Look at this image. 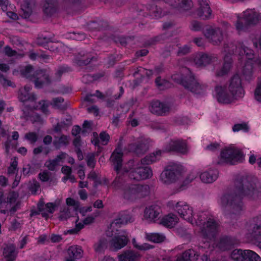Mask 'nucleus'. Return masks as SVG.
<instances>
[{
  "instance_id": "nucleus-10",
  "label": "nucleus",
  "mask_w": 261,
  "mask_h": 261,
  "mask_svg": "<svg viewBox=\"0 0 261 261\" xmlns=\"http://www.w3.org/2000/svg\"><path fill=\"white\" fill-rule=\"evenodd\" d=\"M161 213L160 208L156 205L146 207L143 212L142 220L148 223H159Z\"/></svg>"
},
{
  "instance_id": "nucleus-18",
  "label": "nucleus",
  "mask_w": 261,
  "mask_h": 261,
  "mask_svg": "<svg viewBox=\"0 0 261 261\" xmlns=\"http://www.w3.org/2000/svg\"><path fill=\"white\" fill-rule=\"evenodd\" d=\"M133 221L132 216L126 212L120 213L116 218L111 224V229L113 230L117 229V227L122 225H125Z\"/></svg>"
},
{
  "instance_id": "nucleus-30",
  "label": "nucleus",
  "mask_w": 261,
  "mask_h": 261,
  "mask_svg": "<svg viewBox=\"0 0 261 261\" xmlns=\"http://www.w3.org/2000/svg\"><path fill=\"white\" fill-rule=\"evenodd\" d=\"M18 197V194L16 193L13 192L10 193L7 198V201L6 202V210H2L1 213H6L8 211V208H11L9 211L11 212L14 213L16 211V200Z\"/></svg>"
},
{
  "instance_id": "nucleus-56",
  "label": "nucleus",
  "mask_w": 261,
  "mask_h": 261,
  "mask_svg": "<svg viewBox=\"0 0 261 261\" xmlns=\"http://www.w3.org/2000/svg\"><path fill=\"white\" fill-rule=\"evenodd\" d=\"M64 99L61 97H57L53 99L51 105L56 108H62Z\"/></svg>"
},
{
  "instance_id": "nucleus-33",
  "label": "nucleus",
  "mask_w": 261,
  "mask_h": 261,
  "mask_svg": "<svg viewBox=\"0 0 261 261\" xmlns=\"http://www.w3.org/2000/svg\"><path fill=\"white\" fill-rule=\"evenodd\" d=\"M227 47H224L222 50V55L223 56V63L217 71V75L222 76L227 74L228 71V54Z\"/></svg>"
},
{
  "instance_id": "nucleus-41",
  "label": "nucleus",
  "mask_w": 261,
  "mask_h": 261,
  "mask_svg": "<svg viewBox=\"0 0 261 261\" xmlns=\"http://www.w3.org/2000/svg\"><path fill=\"white\" fill-rule=\"evenodd\" d=\"M145 238L147 240L154 243H161L166 239L165 236L160 233H146Z\"/></svg>"
},
{
  "instance_id": "nucleus-57",
  "label": "nucleus",
  "mask_w": 261,
  "mask_h": 261,
  "mask_svg": "<svg viewBox=\"0 0 261 261\" xmlns=\"http://www.w3.org/2000/svg\"><path fill=\"white\" fill-rule=\"evenodd\" d=\"M25 138L31 143H34L37 140V135L35 133H29L25 135Z\"/></svg>"
},
{
  "instance_id": "nucleus-44",
  "label": "nucleus",
  "mask_w": 261,
  "mask_h": 261,
  "mask_svg": "<svg viewBox=\"0 0 261 261\" xmlns=\"http://www.w3.org/2000/svg\"><path fill=\"white\" fill-rule=\"evenodd\" d=\"M184 73H176L172 76V79L177 83H179L182 85V83L188 81V71H190L189 69H184Z\"/></svg>"
},
{
  "instance_id": "nucleus-14",
  "label": "nucleus",
  "mask_w": 261,
  "mask_h": 261,
  "mask_svg": "<svg viewBox=\"0 0 261 261\" xmlns=\"http://www.w3.org/2000/svg\"><path fill=\"white\" fill-rule=\"evenodd\" d=\"M199 177L201 181L204 184H211L217 180L218 171L213 169H208L198 172Z\"/></svg>"
},
{
  "instance_id": "nucleus-49",
  "label": "nucleus",
  "mask_w": 261,
  "mask_h": 261,
  "mask_svg": "<svg viewBox=\"0 0 261 261\" xmlns=\"http://www.w3.org/2000/svg\"><path fill=\"white\" fill-rule=\"evenodd\" d=\"M132 244L135 248L139 250H146L152 248L151 246L148 243L140 244L135 238L132 240Z\"/></svg>"
},
{
  "instance_id": "nucleus-51",
  "label": "nucleus",
  "mask_w": 261,
  "mask_h": 261,
  "mask_svg": "<svg viewBox=\"0 0 261 261\" xmlns=\"http://www.w3.org/2000/svg\"><path fill=\"white\" fill-rule=\"evenodd\" d=\"M219 204L224 210H226L228 203V194L227 193L222 194L219 199Z\"/></svg>"
},
{
  "instance_id": "nucleus-35",
  "label": "nucleus",
  "mask_w": 261,
  "mask_h": 261,
  "mask_svg": "<svg viewBox=\"0 0 261 261\" xmlns=\"http://www.w3.org/2000/svg\"><path fill=\"white\" fill-rule=\"evenodd\" d=\"M109 139V135L105 132L101 133L100 134L99 139L98 137L97 133H93L91 142L95 145H98L99 142H100L102 145H106L108 143Z\"/></svg>"
},
{
  "instance_id": "nucleus-5",
  "label": "nucleus",
  "mask_w": 261,
  "mask_h": 261,
  "mask_svg": "<svg viewBox=\"0 0 261 261\" xmlns=\"http://www.w3.org/2000/svg\"><path fill=\"white\" fill-rule=\"evenodd\" d=\"M21 74L27 79L34 82L35 86L37 88H40L50 82L48 72L42 70L37 71L35 75L32 76L33 72L31 66H27L21 70Z\"/></svg>"
},
{
  "instance_id": "nucleus-60",
  "label": "nucleus",
  "mask_w": 261,
  "mask_h": 261,
  "mask_svg": "<svg viewBox=\"0 0 261 261\" xmlns=\"http://www.w3.org/2000/svg\"><path fill=\"white\" fill-rule=\"evenodd\" d=\"M39 177L41 181H46L49 178V173L47 171H43L39 174Z\"/></svg>"
},
{
  "instance_id": "nucleus-53",
  "label": "nucleus",
  "mask_w": 261,
  "mask_h": 261,
  "mask_svg": "<svg viewBox=\"0 0 261 261\" xmlns=\"http://www.w3.org/2000/svg\"><path fill=\"white\" fill-rule=\"evenodd\" d=\"M155 83L158 87L161 89L169 88L170 87V85L168 82L166 80H162L160 77L156 79Z\"/></svg>"
},
{
  "instance_id": "nucleus-58",
  "label": "nucleus",
  "mask_w": 261,
  "mask_h": 261,
  "mask_svg": "<svg viewBox=\"0 0 261 261\" xmlns=\"http://www.w3.org/2000/svg\"><path fill=\"white\" fill-rule=\"evenodd\" d=\"M189 28L192 31H199L201 29L202 25L200 22L196 21H193L191 22Z\"/></svg>"
},
{
  "instance_id": "nucleus-64",
  "label": "nucleus",
  "mask_w": 261,
  "mask_h": 261,
  "mask_svg": "<svg viewBox=\"0 0 261 261\" xmlns=\"http://www.w3.org/2000/svg\"><path fill=\"white\" fill-rule=\"evenodd\" d=\"M138 72H140L141 75L145 74L148 77H149L152 74V72L151 70H148L142 67L139 68L138 69Z\"/></svg>"
},
{
  "instance_id": "nucleus-21",
  "label": "nucleus",
  "mask_w": 261,
  "mask_h": 261,
  "mask_svg": "<svg viewBox=\"0 0 261 261\" xmlns=\"http://www.w3.org/2000/svg\"><path fill=\"white\" fill-rule=\"evenodd\" d=\"M83 256V250L80 246H71L67 251V255L64 261H77Z\"/></svg>"
},
{
  "instance_id": "nucleus-38",
  "label": "nucleus",
  "mask_w": 261,
  "mask_h": 261,
  "mask_svg": "<svg viewBox=\"0 0 261 261\" xmlns=\"http://www.w3.org/2000/svg\"><path fill=\"white\" fill-rule=\"evenodd\" d=\"M30 89V87L25 86L20 90L19 98L21 101L24 102L28 100H33L36 98L35 95H31L29 93Z\"/></svg>"
},
{
  "instance_id": "nucleus-12",
  "label": "nucleus",
  "mask_w": 261,
  "mask_h": 261,
  "mask_svg": "<svg viewBox=\"0 0 261 261\" xmlns=\"http://www.w3.org/2000/svg\"><path fill=\"white\" fill-rule=\"evenodd\" d=\"M204 36L214 45H219L224 39L223 32L218 27L207 29Z\"/></svg>"
},
{
  "instance_id": "nucleus-20",
  "label": "nucleus",
  "mask_w": 261,
  "mask_h": 261,
  "mask_svg": "<svg viewBox=\"0 0 261 261\" xmlns=\"http://www.w3.org/2000/svg\"><path fill=\"white\" fill-rule=\"evenodd\" d=\"M147 141L142 137L131 140L128 145V151H134L140 153L143 150L146 149V142Z\"/></svg>"
},
{
  "instance_id": "nucleus-9",
  "label": "nucleus",
  "mask_w": 261,
  "mask_h": 261,
  "mask_svg": "<svg viewBox=\"0 0 261 261\" xmlns=\"http://www.w3.org/2000/svg\"><path fill=\"white\" fill-rule=\"evenodd\" d=\"M244 94L241 80L238 75H236L229 82V103L242 98Z\"/></svg>"
},
{
  "instance_id": "nucleus-46",
  "label": "nucleus",
  "mask_w": 261,
  "mask_h": 261,
  "mask_svg": "<svg viewBox=\"0 0 261 261\" xmlns=\"http://www.w3.org/2000/svg\"><path fill=\"white\" fill-rule=\"evenodd\" d=\"M74 210L70 208H64L61 210L59 214V218L60 220H66L72 216Z\"/></svg>"
},
{
  "instance_id": "nucleus-16",
  "label": "nucleus",
  "mask_w": 261,
  "mask_h": 261,
  "mask_svg": "<svg viewBox=\"0 0 261 261\" xmlns=\"http://www.w3.org/2000/svg\"><path fill=\"white\" fill-rule=\"evenodd\" d=\"M166 150L176 151L181 153H186L188 151L186 142L181 140H171L167 145Z\"/></svg>"
},
{
  "instance_id": "nucleus-31",
  "label": "nucleus",
  "mask_w": 261,
  "mask_h": 261,
  "mask_svg": "<svg viewBox=\"0 0 261 261\" xmlns=\"http://www.w3.org/2000/svg\"><path fill=\"white\" fill-rule=\"evenodd\" d=\"M140 254L133 250H127L119 256V261H138Z\"/></svg>"
},
{
  "instance_id": "nucleus-45",
  "label": "nucleus",
  "mask_w": 261,
  "mask_h": 261,
  "mask_svg": "<svg viewBox=\"0 0 261 261\" xmlns=\"http://www.w3.org/2000/svg\"><path fill=\"white\" fill-rule=\"evenodd\" d=\"M244 250L236 249L229 253V258L234 261H243Z\"/></svg>"
},
{
  "instance_id": "nucleus-25",
  "label": "nucleus",
  "mask_w": 261,
  "mask_h": 261,
  "mask_svg": "<svg viewBox=\"0 0 261 261\" xmlns=\"http://www.w3.org/2000/svg\"><path fill=\"white\" fill-rule=\"evenodd\" d=\"M62 202L61 198L56 199L53 202H49L45 204L44 207L40 210L43 217L47 218L49 214H53Z\"/></svg>"
},
{
  "instance_id": "nucleus-48",
  "label": "nucleus",
  "mask_w": 261,
  "mask_h": 261,
  "mask_svg": "<svg viewBox=\"0 0 261 261\" xmlns=\"http://www.w3.org/2000/svg\"><path fill=\"white\" fill-rule=\"evenodd\" d=\"M232 131L234 133L242 131L243 132H247L249 130V127L246 123L242 122L234 124L232 128Z\"/></svg>"
},
{
  "instance_id": "nucleus-55",
  "label": "nucleus",
  "mask_w": 261,
  "mask_h": 261,
  "mask_svg": "<svg viewBox=\"0 0 261 261\" xmlns=\"http://www.w3.org/2000/svg\"><path fill=\"white\" fill-rule=\"evenodd\" d=\"M17 161L16 158H14L12 162L10 167L8 168V173L9 174H14L17 171Z\"/></svg>"
},
{
  "instance_id": "nucleus-15",
  "label": "nucleus",
  "mask_w": 261,
  "mask_h": 261,
  "mask_svg": "<svg viewBox=\"0 0 261 261\" xmlns=\"http://www.w3.org/2000/svg\"><path fill=\"white\" fill-rule=\"evenodd\" d=\"M229 164H237L242 162L245 157L240 149L234 145H229Z\"/></svg>"
},
{
  "instance_id": "nucleus-32",
  "label": "nucleus",
  "mask_w": 261,
  "mask_h": 261,
  "mask_svg": "<svg viewBox=\"0 0 261 261\" xmlns=\"http://www.w3.org/2000/svg\"><path fill=\"white\" fill-rule=\"evenodd\" d=\"M199 254L195 250L189 249L186 251L184 253L178 255L177 257V261H194L198 258Z\"/></svg>"
},
{
  "instance_id": "nucleus-4",
  "label": "nucleus",
  "mask_w": 261,
  "mask_h": 261,
  "mask_svg": "<svg viewBox=\"0 0 261 261\" xmlns=\"http://www.w3.org/2000/svg\"><path fill=\"white\" fill-rule=\"evenodd\" d=\"M242 59L245 62L242 70V76L246 80H250L256 70H261V56L255 59L253 51L247 47L242 48Z\"/></svg>"
},
{
  "instance_id": "nucleus-19",
  "label": "nucleus",
  "mask_w": 261,
  "mask_h": 261,
  "mask_svg": "<svg viewBox=\"0 0 261 261\" xmlns=\"http://www.w3.org/2000/svg\"><path fill=\"white\" fill-rule=\"evenodd\" d=\"M165 3L169 4L172 7L179 11H187L193 6L191 0H163Z\"/></svg>"
},
{
  "instance_id": "nucleus-29",
  "label": "nucleus",
  "mask_w": 261,
  "mask_h": 261,
  "mask_svg": "<svg viewBox=\"0 0 261 261\" xmlns=\"http://www.w3.org/2000/svg\"><path fill=\"white\" fill-rule=\"evenodd\" d=\"M35 6V0H24L21 6L22 11L23 13L22 16L27 18L29 17L33 12Z\"/></svg>"
},
{
  "instance_id": "nucleus-59",
  "label": "nucleus",
  "mask_w": 261,
  "mask_h": 261,
  "mask_svg": "<svg viewBox=\"0 0 261 261\" xmlns=\"http://www.w3.org/2000/svg\"><path fill=\"white\" fill-rule=\"evenodd\" d=\"M66 202L67 205L73 207L72 208L74 211L78 206V202L74 199L68 198L66 199Z\"/></svg>"
},
{
  "instance_id": "nucleus-34",
  "label": "nucleus",
  "mask_w": 261,
  "mask_h": 261,
  "mask_svg": "<svg viewBox=\"0 0 261 261\" xmlns=\"http://www.w3.org/2000/svg\"><path fill=\"white\" fill-rule=\"evenodd\" d=\"M94 218L92 216H88L86 218L84 221L83 223L81 222H78L77 220H76L75 223L76 226L75 228L73 229H71L68 230L66 233L69 234H76L81 229H82L84 227V224H89L92 223L94 221Z\"/></svg>"
},
{
  "instance_id": "nucleus-6",
  "label": "nucleus",
  "mask_w": 261,
  "mask_h": 261,
  "mask_svg": "<svg viewBox=\"0 0 261 261\" xmlns=\"http://www.w3.org/2000/svg\"><path fill=\"white\" fill-rule=\"evenodd\" d=\"M149 191L148 185H129L124 188L122 195L125 199L133 201L147 195Z\"/></svg>"
},
{
  "instance_id": "nucleus-52",
  "label": "nucleus",
  "mask_w": 261,
  "mask_h": 261,
  "mask_svg": "<svg viewBox=\"0 0 261 261\" xmlns=\"http://www.w3.org/2000/svg\"><path fill=\"white\" fill-rule=\"evenodd\" d=\"M250 38L255 47L261 49V34L259 35L252 34L250 35Z\"/></svg>"
},
{
  "instance_id": "nucleus-50",
  "label": "nucleus",
  "mask_w": 261,
  "mask_h": 261,
  "mask_svg": "<svg viewBox=\"0 0 261 261\" xmlns=\"http://www.w3.org/2000/svg\"><path fill=\"white\" fill-rule=\"evenodd\" d=\"M132 244L135 248L139 250H146L152 248L151 246L148 243L140 244L135 238L132 240Z\"/></svg>"
},
{
  "instance_id": "nucleus-40",
  "label": "nucleus",
  "mask_w": 261,
  "mask_h": 261,
  "mask_svg": "<svg viewBox=\"0 0 261 261\" xmlns=\"http://www.w3.org/2000/svg\"><path fill=\"white\" fill-rule=\"evenodd\" d=\"M108 244V237H102L94 244V250L96 252H101L107 248Z\"/></svg>"
},
{
  "instance_id": "nucleus-22",
  "label": "nucleus",
  "mask_w": 261,
  "mask_h": 261,
  "mask_svg": "<svg viewBox=\"0 0 261 261\" xmlns=\"http://www.w3.org/2000/svg\"><path fill=\"white\" fill-rule=\"evenodd\" d=\"M214 59L215 57L212 55L199 53L194 56L193 61L197 66L201 67L210 64Z\"/></svg>"
},
{
  "instance_id": "nucleus-17",
  "label": "nucleus",
  "mask_w": 261,
  "mask_h": 261,
  "mask_svg": "<svg viewBox=\"0 0 261 261\" xmlns=\"http://www.w3.org/2000/svg\"><path fill=\"white\" fill-rule=\"evenodd\" d=\"M199 7L197 11V15L203 19L211 18L212 10L208 0H198Z\"/></svg>"
},
{
  "instance_id": "nucleus-27",
  "label": "nucleus",
  "mask_w": 261,
  "mask_h": 261,
  "mask_svg": "<svg viewBox=\"0 0 261 261\" xmlns=\"http://www.w3.org/2000/svg\"><path fill=\"white\" fill-rule=\"evenodd\" d=\"M214 97L220 103H227L228 94L227 86H217L215 89Z\"/></svg>"
},
{
  "instance_id": "nucleus-3",
  "label": "nucleus",
  "mask_w": 261,
  "mask_h": 261,
  "mask_svg": "<svg viewBox=\"0 0 261 261\" xmlns=\"http://www.w3.org/2000/svg\"><path fill=\"white\" fill-rule=\"evenodd\" d=\"M236 187V196H229V214H237L241 212L242 207L241 198L247 197L249 199H255L259 194L254 186L246 179L238 181Z\"/></svg>"
},
{
  "instance_id": "nucleus-13",
  "label": "nucleus",
  "mask_w": 261,
  "mask_h": 261,
  "mask_svg": "<svg viewBox=\"0 0 261 261\" xmlns=\"http://www.w3.org/2000/svg\"><path fill=\"white\" fill-rule=\"evenodd\" d=\"M243 18L250 25H255L261 21V13L255 9H249L243 12Z\"/></svg>"
},
{
  "instance_id": "nucleus-42",
  "label": "nucleus",
  "mask_w": 261,
  "mask_h": 261,
  "mask_svg": "<svg viewBox=\"0 0 261 261\" xmlns=\"http://www.w3.org/2000/svg\"><path fill=\"white\" fill-rule=\"evenodd\" d=\"M161 154L162 151L161 150L156 151L155 152H153L148 155H146L141 161L147 165L151 164L159 160L161 157Z\"/></svg>"
},
{
  "instance_id": "nucleus-62",
  "label": "nucleus",
  "mask_w": 261,
  "mask_h": 261,
  "mask_svg": "<svg viewBox=\"0 0 261 261\" xmlns=\"http://www.w3.org/2000/svg\"><path fill=\"white\" fill-rule=\"evenodd\" d=\"M4 52L6 55L10 57L16 56L17 55L16 52L15 50H12L9 46H6L5 47Z\"/></svg>"
},
{
  "instance_id": "nucleus-43",
  "label": "nucleus",
  "mask_w": 261,
  "mask_h": 261,
  "mask_svg": "<svg viewBox=\"0 0 261 261\" xmlns=\"http://www.w3.org/2000/svg\"><path fill=\"white\" fill-rule=\"evenodd\" d=\"M243 261H260V257L251 250H244Z\"/></svg>"
},
{
  "instance_id": "nucleus-26",
  "label": "nucleus",
  "mask_w": 261,
  "mask_h": 261,
  "mask_svg": "<svg viewBox=\"0 0 261 261\" xmlns=\"http://www.w3.org/2000/svg\"><path fill=\"white\" fill-rule=\"evenodd\" d=\"M185 172H186L185 170ZM198 175V172H197L196 171L194 170L189 172L186 175H185V172H184L183 176L181 178V179L182 178H184V179L182 181V183L180 184L178 188V191H181L185 190L187 188L188 186L195 179H196Z\"/></svg>"
},
{
  "instance_id": "nucleus-11",
  "label": "nucleus",
  "mask_w": 261,
  "mask_h": 261,
  "mask_svg": "<svg viewBox=\"0 0 261 261\" xmlns=\"http://www.w3.org/2000/svg\"><path fill=\"white\" fill-rule=\"evenodd\" d=\"M188 72V81L182 83V86L185 88L195 94L203 93L205 91L206 87L200 84L194 77L191 71Z\"/></svg>"
},
{
  "instance_id": "nucleus-36",
  "label": "nucleus",
  "mask_w": 261,
  "mask_h": 261,
  "mask_svg": "<svg viewBox=\"0 0 261 261\" xmlns=\"http://www.w3.org/2000/svg\"><path fill=\"white\" fill-rule=\"evenodd\" d=\"M228 163V149L225 147L220 150L216 160V164L220 166H224L227 165Z\"/></svg>"
},
{
  "instance_id": "nucleus-8",
  "label": "nucleus",
  "mask_w": 261,
  "mask_h": 261,
  "mask_svg": "<svg viewBox=\"0 0 261 261\" xmlns=\"http://www.w3.org/2000/svg\"><path fill=\"white\" fill-rule=\"evenodd\" d=\"M185 172V168L175 166L172 168L165 170L160 175L161 181L166 185L180 180Z\"/></svg>"
},
{
  "instance_id": "nucleus-61",
  "label": "nucleus",
  "mask_w": 261,
  "mask_h": 261,
  "mask_svg": "<svg viewBox=\"0 0 261 261\" xmlns=\"http://www.w3.org/2000/svg\"><path fill=\"white\" fill-rule=\"evenodd\" d=\"M228 240L227 238H225L220 240L218 247L221 250H225L227 246Z\"/></svg>"
},
{
  "instance_id": "nucleus-39",
  "label": "nucleus",
  "mask_w": 261,
  "mask_h": 261,
  "mask_svg": "<svg viewBox=\"0 0 261 261\" xmlns=\"http://www.w3.org/2000/svg\"><path fill=\"white\" fill-rule=\"evenodd\" d=\"M57 0H46L43 5V11L47 15L52 14L56 10Z\"/></svg>"
},
{
  "instance_id": "nucleus-24",
  "label": "nucleus",
  "mask_w": 261,
  "mask_h": 261,
  "mask_svg": "<svg viewBox=\"0 0 261 261\" xmlns=\"http://www.w3.org/2000/svg\"><path fill=\"white\" fill-rule=\"evenodd\" d=\"M149 110L152 113L162 115L169 111V107L165 103L155 100L151 102Z\"/></svg>"
},
{
  "instance_id": "nucleus-23",
  "label": "nucleus",
  "mask_w": 261,
  "mask_h": 261,
  "mask_svg": "<svg viewBox=\"0 0 261 261\" xmlns=\"http://www.w3.org/2000/svg\"><path fill=\"white\" fill-rule=\"evenodd\" d=\"M178 217L173 213H169L164 216L159 221V223L166 227L173 228L179 222Z\"/></svg>"
},
{
  "instance_id": "nucleus-54",
  "label": "nucleus",
  "mask_w": 261,
  "mask_h": 261,
  "mask_svg": "<svg viewBox=\"0 0 261 261\" xmlns=\"http://www.w3.org/2000/svg\"><path fill=\"white\" fill-rule=\"evenodd\" d=\"M254 97L256 101L261 103V82L257 85L254 90Z\"/></svg>"
},
{
  "instance_id": "nucleus-37",
  "label": "nucleus",
  "mask_w": 261,
  "mask_h": 261,
  "mask_svg": "<svg viewBox=\"0 0 261 261\" xmlns=\"http://www.w3.org/2000/svg\"><path fill=\"white\" fill-rule=\"evenodd\" d=\"M3 254L6 261H13L17 254L15 246L13 245L7 246L4 249Z\"/></svg>"
},
{
  "instance_id": "nucleus-2",
  "label": "nucleus",
  "mask_w": 261,
  "mask_h": 261,
  "mask_svg": "<svg viewBox=\"0 0 261 261\" xmlns=\"http://www.w3.org/2000/svg\"><path fill=\"white\" fill-rule=\"evenodd\" d=\"M122 143L120 140L118 147L113 152L111 156V161L114 166L117 173V176L113 182L115 187L120 182L119 176L127 173L131 179L137 180H143L151 177L152 171L151 168L145 165V163L140 162L134 164L133 161H130L124 167H122V156L121 147Z\"/></svg>"
},
{
  "instance_id": "nucleus-7",
  "label": "nucleus",
  "mask_w": 261,
  "mask_h": 261,
  "mask_svg": "<svg viewBox=\"0 0 261 261\" xmlns=\"http://www.w3.org/2000/svg\"><path fill=\"white\" fill-rule=\"evenodd\" d=\"M112 230V234L108 237L109 245L112 248L116 250L120 249L125 247L129 241L128 233L125 229Z\"/></svg>"
},
{
  "instance_id": "nucleus-47",
  "label": "nucleus",
  "mask_w": 261,
  "mask_h": 261,
  "mask_svg": "<svg viewBox=\"0 0 261 261\" xmlns=\"http://www.w3.org/2000/svg\"><path fill=\"white\" fill-rule=\"evenodd\" d=\"M69 142V137L66 136L62 135L55 138L54 144L57 148H59L62 146L67 145Z\"/></svg>"
},
{
  "instance_id": "nucleus-1",
  "label": "nucleus",
  "mask_w": 261,
  "mask_h": 261,
  "mask_svg": "<svg viewBox=\"0 0 261 261\" xmlns=\"http://www.w3.org/2000/svg\"><path fill=\"white\" fill-rule=\"evenodd\" d=\"M167 206L192 225L200 226L199 236L204 244L214 240L218 224L213 216L206 212H196L194 207L185 201H170Z\"/></svg>"
},
{
  "instance_id": "nucleus-28",
  "label": "nucleus",
  "mask_w": 261,
  "mask_h": 261,
  "mask_svg": "<svg viewBox=\"0 0 261 261\" xmlns=\"http://www.w3.org/2000/svg\"><path fill=\"white\" fill-rule=\"evenodd\" d=\"M67 155L65 153H61L53 160H49L46 162L45 166L50 170H54L58 167L60 163H63L64 160L67 157Z\"/></svg>"
},
{
  "instance_id": "nucleus-63",
  "label": "nucleus",
  "mask_w": 261,
  "mask_h": 261,
  "mask_svg": "<svg viewBox=\"0 0 261 261\" xmlns=\"http://www.w3.org/2000/svg\"><path fill=\"white\" fill-rule=\"evenodd\" d=\"M40 109L42 110L43 113H46L47 112V107L49 105V103L47 102L45 100L41 101L39 102Z\"/></svg>"
}]
</instances>
